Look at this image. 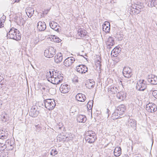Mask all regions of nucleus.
Here are the masks:
<instances>
[{
  "label": "nucleus",
  "instance_id": "obj_19",
  "mask_svg": "<svg viewBox=\"0 0 157 157\" xmlns=\"http://www.w3.org/2000/svg\"><path fill=\"white\" fill-rule=\"evenodd\" d=\"M63 59V56L61 53H57L55 56V61L56 63L61 62Z\"/></svg>",
  "mask_w": 157,
  "mask_h": 157
},
{
  "label": "nucleus",
  "instance_id": "obj_2",
  "mask_svg": "<svg viewBox=\"0 0 157 157\" xmlns=\"http://www.w3.org/2000/svg\"><path fill=\"white\" fill-rule=\"evenodd\" d=\"M44 102L46 108L49 110L53 109L56 106L55 100L53 99L44 100Z\"/></svg>",
  "mask_w": 157,
  "mask_h": 157
},
{
  "label": "nucleus",
  "instance_id": "obj_37",
  "mask_svg": "<svg viewBox=\"0 0 157 157\" xmlns=\"http://www.w3.org/2000/svg\"><path fill=\"white\" fill-rule=\"evenodd\" d=\"M131 12H130L131 14H138L140 12V10H137V9H131Z\"/></svg>",
  "mask_w": 157,
  "mask_h": 157
},
{
  "label": "nucleus",
  "instance_id": "obj_46",
  "mask_svg": "<svg viewBox=\"0 0 157 157\" xmlns=\"http://www.w3.org/2000/svg\"><path fill=\"white\" fill-rule=\"evenodd\" d=\"M28 9H29V10L28 11L29 12L31 13V12H32L33 13H34V10H33V9L29 7Z\"/></svg>",
  "mask_w": 157,
  "mask_h": 157
},
{
  "label": "nucleus",
  "instance_id": "obj_13",
  "mask_svg": "<svg viewBox=\"0 0 157 157\" xmlns=\"http://www.w3.org/2000/svg\"><path fill=\"white\" fill-rule=\"evenodd\" d=\"M102 29L106 33H109L110 30V23L108 21H105L102 25Z\"/></svg>",
  "mask_w": 157,
  "mask_h": 157
},
{
  "label": "nucleus",
  "instance_id": "obj_38",
  "mask_svg": "<svg viewBox=\"0 0 157 157\" xmlns=\"http://www.w3.org/2000/svg\"><path fill=\"white\" fill-rule=\"evenodd\" d=\"M6 147V145L3 143H0V151L4 150Z\"/></svg>",
  "mask_w": 157,
  "mask_h": 157
},
{
  "label": "nucleus",
  "instance_id": "obj_33",
  "mask_svg": "<svg viewBox=\"0 0 157 157\" xmlns=\"http://www.w3.org/2000/svg\"><path fill=\"white\" fill-rule=\"evenodd\" d=\"M52 40L54 42L56 43H59L61 41V40L59 37L55 35L53 36Z\"/></svg>",
  "mask_w": 157,
  "mask_h": 157
},
{
  "label": "nucleus",
  "instance_id": "obj_42",
  "mask_svg": "<svg viewBox=\"0 0 157 157\" xmlns=\"http://www.w3.org/2000/svg\"><path fill=\"white\" fill-rule=\"evenodd\" d=\"M52 73H54L53 75L52 76V77H56V78H57V77H58V73L56 72L55 71H53L52 72Z\"/></svg>",
  "mask_w": 157,
  "mask_h": 157
},
{
  "label": "nucleus",
  "instance_id": "obj_26",
  "mask_svg": "<svg viewBox=\"0 0 157 157\" xmlns=\"http://www.w3.org/2000/svg\"><path fill=\"white\" fill-rule=\"evenodd\" d=\"M121 115L119 114V113L115 110V112L112 114L111 118L112 119L114 120L119 118H121Z\"/></svg>",
  "mask_w": 157,
  "mask_h": 157
},
{
  "label": "nucleus",
  "instance_id": "obj_18",
  "mask_svg": "<svg viewBox=\"0 0 157 157\" xmlns=\"http://www.w3.org/2000/svg\"><path fill=\"white\" fill-rule=\"evenodd\" d=\"M77 119L78 122L84 123L86 121V116L83 115L79 114L77 115Z\"/></svg>",
  "mask_w": 157,
  "mask_h": 157
},
{
  "label": "nucleus",
  "instance_id": "obj_43",
  "mask_svg": "<svg viewBox=\"0 0 157 157\" xmlns=\"http://www.w3.org/2000/svg\"><path fill=\"white\" fill-rule=\"evenodd\" d=\"M152 94L153 96L156 98V96H157V90H155L153 91L152 92Z\"/></svg>",
  "mask_w": 157,
  "mask_h": 157
},
{
  "label": "nucleus",
  "instance_id": "obj_30",
  "mask_svg": "<svg viewBox=\"0 0 157 157\" xmlns=\"http://www.w3.org/2000/svg\"><path fill=\"white\" fill-rule=\"evenodd\" d=\"M86 33L85 30L80 29L78 30L77 34L81 37H83L86 35Z\"/></svg>",
  "mask_w": 157,
  "mask_h": 157
},
{
  "label": "nucleus",
  "instance_id": "obj_56",
  "mask_svg": "<svg viewBox=\"0 0 157 157\" xmlns=\"http://www.w3.org/2000/svg\"><path fill=\"white\" fill-rule=\"evenodd\" d=\"M122 81L121 80L120 81V82H119V83L120 84L121 83V85H122V86H123V84H122Z\"/></svg>",
  "mask_w": 157,
  "mask_h": 157
},
{
  "label": "nucleus",
  "instance_id": "obj_8",
  "mask_svg": "<svg viewBox=\"0 0 157 157\" xmlns=\"http://www.w3.org/2000/svg\"><path fill=\"white\" fill-rule=\"evenodd\" d=\"M70 89V86L67 84H61L59 88L61 92L63 94L68 93Z\"/></svg>",
  "mask_w": 157,
  "mask_h": 157
},
{
  "label": "nucleus",
  "instance_id": "obj_17",
  "mask_svg": "<svg viewBox=\"0 0 157 157\" xmlns=\"http://www.w3.org/2000/svg\"><path fill=\"white\" fill-rule=\"evenodd\" d=\"M106 44L107 46V48L109 49L111 48V47L113 46L114 44L113 38L112 37L109 36Z\"/></svg>",
  "mask_w": 157,
  "mask_h": 157
},
{
  "label": "nucleus",
  "instance_id": "obj_5",
  "mask_svg": "<svg viewBox=\"0 0 157 157\" xmlns=\"http://www.w3.org/2000/svg\"><path fill=\"white\" fill-rule=\"evenodd\" d=\"M146 110L149 112H154L157 110L156 105L152 103H149L146 105Z\"/></svg>",
  "mask_w": 157,
  "mask_h": 157
},
{
  "label": "nucleus",
  "instance_id": "obj_39",
  "mask_svg": "<svg viewBox=\"0 0 157 157\" xmlns=\"http://www.w3.org/2000/svg\"><path fill=\"white\" fill-rule=\"evenodd\" d=\"M29 10V9H27L26 11V12L28 17H29L30 18L33 14V13L32 12H31V13L29 12L28 11Z\"/></svg>",
  "mask_w": 157,
  "mask_h": 157
},
{
  "label": "nucleus",
  "instance_id": "obj_21",
  "mask_svg": "<svg viewBox=\"0 0 157 157\" xmlns=\"http://www.w3.org/2000/svg\"><path fill=\"white\" fill-rule=\"evenodd\" d=\"M96 139V135H95L94 136H92L89 137L88 136H86L85 137V140L90 143H94Z\"/></svg>",
  "mask_w": 157,
  "mask_h": 157
},
{
  "label": "nucleus",
  "instance_id": "obj_50",
  "mask_svg": "<svg viewBox=\"0 0 157 157\" xmlns=\"http://www.w3.org/2000/svg\"><path fill=\"white\" fill-rule=\"evenodd\" d=\"M110 112L109 110L108 109H106V113L107 114H108V116H109V112Z\"/></svg>",
  "mask_w": 157,
  "mask_h": 157
},
{
  "label": "nucleus",
  "instance_id": "obj_34",
  "mask_svg": "<svg viewBox=\"0 0 157 157\" xmlns=\"http://www.w3.org/2000/svg\"><path fill=\"white\" fill-rule=\"evenodd\" d=\"M6 19V17H4L3 18H2L0 19V28H1L4 26V19Z\"/></svg>",
  "mask_w": 157,
  "mask_h": 157
},
{
  "label": "nucleus",
  "instance_id": "obj_16",
  "mask_svg": "<svg viewBox=\"0 0 157 157\" xmlns=\"http://www.w3.org/2000/svg\"><path fill=\"white\" fill-rule=\"evenodd\" d=\"M75 98L78 101L81 102L84 101L86 99L85 95L80 93L76 95Z\"/></svg>",
  "mask_w": 157,
  "mask_h": 157
},
{
  "label": "nucleus",
  "instance_id": "obj_15",
  "mask_svg": "<svg viewBox=\"0 0 157 157\" xmlns=\"http://www.w3.org/2000/svg\"><path fill=\"white\" fill-rule=\"evenodd\" d=\"M37 28L40 31H44L46 29V26L44 22L40 21L37 23Z\"/></svg>",
  "mask_w": 157,
  "mask_h": 157
},
{
  "label": "nucleus",
  "instance_id": "obj_52",
  "mask_svg": "<svg viewBox=\"0 0 157 157\" xmlns=\"http://www.w3.org/2000/svg\"><path fill=\"white\" fill-rule=\"evenodd\" d=\"M20 0H13V2H14V3L15 2H18Z\"/></svg>",
  "mask_w": 157,
  "mask_h": 157
},
{
  "label": "nucleus",
  "instance_id": "obj_7",
  "mask_svg": "<svg viewBox=\"0 0 157 157\" xmlns=\"http://www.w3.org/2000/svg\"><path fill=\"white\" fill-rule=\"evenodd\" d=\"M76 70L77 72L83 74L85 73L87 71L88 69L86 66L83 65H80L76 67Z\"/></svg>",
  "mask_w": 157,
  "mask_h": 157
},
{
  "label": "nucleus",
  "instance_id": "obj_58",
  "mask_svg": "<svg viewBox=\"0 0 157 157\" xmlns=\"http://www.w3.org/2000/svg\"><path fill=\"white\" fill-rule=\"evenodd\" d=\"M53 152H52L51 153V155H53Z\"/></svg>",
  "mask_w": 157,
  "mask_h": 157
},
{
  "label": "nucleus",
  "instance_id": "obj_11",
  "mask_svg": "<svg viewBox=\"0 0 157 157\" xmlns=\"http://www.w3.org/2000/svg\"><path fill=\"white\" fill-rule=\"evenodd\" d=\"M75 61L73 57H69L66 59L64 62V64L66 67H69Z\"/></svg>",
  "mask_w": 157,
  "mask_h": 157
},
{
  "label": "nucleus",
  "instance_id": "obj_31",
  "mask_svg": "<svg viewBox=\"0 0 157 157\" xmlns=\"http://www.w3.org/2000/svg\"><path fill=\"white\" fill-rule=\"evenodd\" d=\"M157 4V0H149L148 6L150 7L155 6Z\"/></svg>",
  "mask_w": 157,
  "mask_h": 157
},
{
  "label": "nucleus",
  "instance_id": "obj_60",
  "mask_svg": "<svg viewBox=\"0 0 157 157\" xmlns=\"http://www.w3.org/2000/svg\"><path fill=\"white\" fill-rule=\"evenodd\" d=\"M0 84H1V85H2V83H0Z\"/></svg>",
  "mask_w": 157,
  "mask_h": 157
},
{
  "label": "nucleus",
  "instance_id": "obj_29",
  "mask_svg": "<svg viewBox=\"0 0 157 157\" xmlns=\"http://www.w3.org/2000/svg\"><path fill=\"white\" fill-rule=\"evenodd\" d=\"M95 85V82L93 81H89L86 84V86L89 89H91L94 87Z\"/></svg>",
  "mask_w": 157,
  "mask_h": 157
},
{
  "label": "nucleus",
  "instance_id": "obj_9",
  "mask_svg": "<svg viewBox=\"0 0 157 157\" xmlns=\"http://www.w3.org/2000/svg\"><path fill=\"white\" fill-rule=\"evenodd\" d=\"M122 73L124 76L127 78L130 77L132 75L131 69L128 67L124 68Z\"/></svg>",
  "mask_w": 157,
  "mask_h": 157
},
{
  "label": "nucleus",
  "instance_id": "obj_10",
  "mask_svg": "<svg viewBox=\"0 0 157 157\" xmlns=\"http://www.w3.org/2000/svg\"><path fill=\"white\" fill-rule=\"evenodd\" d=\"M147 81L151 84L156 85L157 84V77L152 75H149Z\"/></svg>",
  "mask_w": 157,
  "mask_h": 157
},
{
  "label": "nucleus",
  "instance_id": "obj_32",
  "mask_svg": "<svg viewBox=\"0 0 157 157\" xmlns=\"http://www.w3.org/2000/svg\"><path fill=\"white\" fill-rule=\"evenodd\" d=\"M86 136H88V137L90 136H94L96 135V134L95 132L92 131H89L86 132Z\"/></svg>",
  "mask_w": 157,
  "mask_h": 157
},
{
  "label": "nucleus",
  "instance_id": "obj_51",
  "mask_svg": "<svg viewBox=\"0 0 157 157\" xmlns=\"http://www.w3.org/2000/svg\"><path fill=\"white\" fill-rule=\"evenodd\" d=\"M100 63H101V62L99 60H98L97 61V63L98 64H99V66L100 67L99 68H100V67H101V64H100Z\"/></svg>",
  "mask_w": 157,
  "mask_h": 157
},
{
  "label": "nucleus",
  "instance_id": "obj_57",
  "mask_svg": "<svg viewBox=\"0 0 157 157\" xmlns=\"http://www.w3.org/2000/svg\"><path fill=\"white\" fill-rule=\"evenodd\" d=\"M42 90H45V88L44 87H42Z\"/></svg>",
  "mask_w": 157,
  "mask_h": 157
},
{
  "label": "nucleus",
  "instance_id": "obj_48",
  "mask_svg": "<svg viewBox=\"0 0 157 157\" xmlns=\"http://www.w3.org/2000/svg\"><path fill=\"white\" fill-rule=\"evenodd\" d=\"M73 81H75L77 82H78V78H74L73 79Z\"/></svg>",
  "mask_w": 157,
  "mask_h": 157
},
{
  "label": "nucleus",
  "instance_id": "obj_14",
  "mask_svg": "<svg viewBox=\"0 0 157 157\" xmlns=\"http://www.w3.org/2000/svg\"><path fill=\"white\" fill-rule=\"evenodd\" d=\"M116 110L119 113V115H121L126 110V108L124 105H121L118 106Z\"/></svg>",
  "mask_w": 157,
  "mask_h": 157
},
{
  "label": "nucleus",
  "instance_id": "obj_36",
  "mask_svg": "<svg viewBox=\"0 0 157 157\" xmlns=\"http://www.w3.org/2000/svg\"><path fill=\"white\" fill-rule=\"evenodd\" d=\"M8 135L7 131H6V133H5L3 134L0 135V139L2 140L6 139L8 137Z\"/></svg>",
  "mask_w": 157,
  "mask_h": 157
},
{
  "label": "nucleus",
  "instance_id": "obj_24",
  "mask_svg": "<svg viewBox=\"0 0 157 157\" xmlns=\"http://www.w3.org/2000/svg\"><path fill=\"white\" fill-rule=\"evenodd\" d=\"M119 48H114L112 51L111 54L114 57H117L118 56V52H120V51H121L119 50Z\"/></svg>",
  "mask_w": 157,
  "mask_h": 157
},
{
  "label": "nucleus",
  "instance_id": "obj_27",
  "mask_svg": "<svg viewBox=\"0 0 157 157\" xmlns=\"http://www.w3.org/2000/svg\"><path fill=\"white\" fill-rule=\"evenodd\" d=\"M118 89L114 86H111L108 89V91H111L113 94L116 93L118 92Z\"/></svg>",
  "mask_w": 157,
  "mask_h": 157
},
{
  "label": "nucleus",
  "instance_id": "obj_45",
  "mask_svg": "<svg viewBox=\"0 0 157 157\" xmlns=\"http://www.w3.org/2000/svg\"><path fill=\"white\" fill-rule=\"evenodd\" d=\"M57 78H59V79L62 81L63 78V77L60 74H59L58 73V77H57Z\"/></svg>",
  "mask_w": 157,
  "mask_h": 157
},
{
  "label": "nucleus",
  "instance_id": "obj_23",
  "mask_svg": "<svg viewBox=\"0 0 157 157\" xmlns=\"http://www.w3.org/2000/svg\"><path fill=\"white\" fill-rule=\"evenodd\" d=\"M128 124L134 128H136V122L135 120L133 119H130L128 121Z\"/></svg>",
  "mask_w": 157,
  "mask_h": 157
},
{
  "label": "nucleus",
  "instance_id": "obj_49",
  "mask_svg": "<svg viewBox=\"0 0 157 157\" xmlns=\"http://www.w3.org/2000/svg\"><path fill=\"white\" fill-rule=\"evenodd\" d=\"M5 133H6V132H5V131L2 130V131H0V135L3 134H5Z\"/></svg>",
  "mask_w": 157,
  "mask_h": 157
},
{
  "label": "nucleus",
  "instance_id": "obj_53",
  "mask_svg": "<svg viewBox=\"0 0 157 157\" xmlns=\"http://www.w3.org/2000/svg\"><path fill=\"white\" fill-rule=\"evenodd\" d=\"M74 108V107H72L71 109L70 110V112H71L72 113H74V111H72V110Z\"/></svg>",
  "mask_w": 157,
  "mask_h": 157
},
{
  "label": "nucleus",
  "instance_id": "obj_47",
  "mask_svg": "<svg viewBox=\"0 0 157 157\" xmlns=\"http://www.w3.org/2000/svg\"><path fill=\"white\" fill-rule=\"evenodd\" d=\"M132 7L133 9H137V4H135L132 5Z\"/></svg>",
  "mask_w": 157,
  "mask_h": 157
},
{
  "label": "nucleus",
  "instance_id": "obj_44",
  "mask_svg": "<svg viewBox=\"0 0 157 157\" xmlns=\"http://www.w3.org/2000/svg\"><path fill=\"white\" fill-rule=\"evenodd\" d=\"M40 40L38 38L36 37L35 38L34 40V43L35 44H36Z\"/></svg>",
  "mask_w": 157,
  "mask_h": 157
},
{
  "label": "nucleus",
  "instance_id": "obj_25",
  "mask_svg": "<svg viewBox=\"0 0 157 157\" xmlns=\"http://www.w3.org/2000/svg\"><path fill=\"white\" fill-rule=\"evenodd\" d=\"M51 81L50 82L52 84H59L61 83L62 81L59 79V78H56V77H53L51 79Z\"/></svg>",
  "mask_w": 157,
  "mask_h": 157
},
{
  "label": "nucleus",
  "instance_id": "obj_12",
  "mask_svg": "<svg viewBox=\"0 0 157 157\" xmlns=\"http://www.w3.org/2000/svg\"><path fill=\"white\" fill-rule=\"evenodd\" d=\"M49 25L52 29L57 32H59L60 26L56 22L52 21L50 22Z\"/></svg>",
  "mask_w": 157,
  "mask_h": 157
},
{
  "label": "nucleus",
  "instance_id": "obj_55",
  "mask_svg": "<svg viewBox=\"0 0 157 157\" xmlns=\"http://www.w3.org/2000/svg\"><path fill=\"white\" fill-rule=\"evenodd\" d=\"M78 56H83L84 58H85V57L83 56L82 55H81L80 53H78L77 54Z\"/></svg>",
  "mask_w": 157,
  "mask_h": 157
},
{
  "label": "nucleus",
  "instance_id": "obj_20",
  "mask_svg": "<svg viewBox=\"0 0 157 157\" xmlns=\"http://www.w3.org/2000/svg\"><path fill=\"white\" fill-rule=\"evenodd\" d=\"M121 153V149L120 147H116L114 151V155L115 156L118 157L120 155Z\"/></svg>",
  "mask_w": 157,
  "mask_h": 157
},
{
  "label": "nucleus",
  "instance_id": "obj_28",
  "mask_svg": "<svg viewBox=\"0 0 157 157\" xmlns=\"http://www.w3.org/2000/svg\"><path fill=\"white\" fill-rule=\"evenodd\" d=\"M52 72L53 71H49V72H48L46 73V77L48 81L50 82H51V78H52V76L54 74V73H52Z\"/></svg>",
  "mask_w": 157,
  "mask_h": 157
},
{
  "label": "nucleus",
  "instance_id": "obj_59",
  "mask_svg": "<svg viewBox=\"0 0 157 157\" xmlns=\"http://www.w3.org/2000/svg\"><path fill=\"white\" fill-rule=\"evenodd\" d=\"M156 98L157 99V96H156Z\"/></svg>",
  "mask_w": 157,
  "mask_h": 157
},
{
  "label": "nucleus",
  "instance_id": "obj_3",
  "mask_svg": "<svg viewBox=\"0 0 157 157\" xmlns=\"http://www.w3.org/2000/svg\"><path fill=\"white\" fill-rule=\"evenodd\" d=\"M56 49L52 47H50L46 49L44 52L45 56L47 58H51L53 57L56 54Z\"/></svg>",
  "mask_w": 157,
  "mask_h": 157
},
{
  "label": "nucleus",
  "instance_id": "obj_4",
  "mask_svg": "<svg viewBox=\"0 0 157 157\" xmlns=\"http://www.w3.org/2000/svg\"><path fill=\"white\" fill-rule=\"evenodd\" d=\"M146 82L144 80H140L136 85V88L138 90L144 91L147 87Z\"/></svg>",
  "mask_w": 157,
  "mask_h": 157
},
{
  "label": "nucleus",
  "instance_id": "obj_6",
  "mask_svg": "<svg viewBox=\"0 0 157 157\" xmlns=\"http://www.w3.org/2000/svg\"><path fill=\"white\" fill-rule=\"evenodd\" d=\"M37 106H32L29 112V115L32 117H36L39 113V112Z\"/></svg>",
  "mask_w": 157,
  "mask_h": 157
},
{
  "label": "nucleus",
  "instance_id": "obj_35",
  "mask_svg": "<svg viewBox=\"0 0 157 157\" xmlns=\"http://www.w3.org/2000/svg\"><path fill=\"white\" fill-rule=\"evenodd\" d=\"M93 101L92 100L89 101L87 103V108L89 109H92L93 105Z\"/></svg>",
  "mask_w": 157,
  "mask_h": 157
},
{
  "label": "nucleus",
  "instance_id": "obj_54",
  "mask_svg": "<svg viewBox=\"0 0 157 157\" xmlns=\"http://www.w3.org/2000/svg\"><path fill=\"white\" fill-rule=\"evenodd\" d=\"M53 152L54 153V155H55L57 153V152L56 150L54 151H53Z\"/></svg>",
  "mask_w": 157,
  "mask_h": 157
},
{
  "label": "nucleus",
  "instance_id": "obj_22",
  "mask_svg": "<svg viewBox=\"0 0 157 157\" xmlns=\"http://www.w3.org/2000/svg\"><path fill=\"white\" fill-rule=\"evenodd\" d=\"M117 97L119 99L123 100L126 98V95L124 92H118V93L117 94Z\"/></svg>",
  "mask_w": 157,
  "mask_h": 157
},
{
  "label": "nucleus",
  "instance_id": "obj_1",
  "mask_svg": "<svg viewBox=\"0 0 157 157\" xmlns=\"http://www.w3.org/2000/svg\"><path fill=\"white\" fill-rule=\"evenodd\" d=\"M8 38L13 39L17 41L21 39V36L19 31L17 29L12 28L7 34Z\"/></svg>",
  "mask_w": 157,
  "mask_h": 157
},
{
  "label": "nucleus",
  "instance_id": "obj_40",
  "mask_svg": "<svg viewBox=\"0 0 157 157\" xmlns=\"http://www.w3.org/2000/svg\"><path fill=\"white\" fill-rule=\"evenodd\" d=\"M35 127L36 128V130L37 131L39 132L41 130V127H40V125L39 124L36 125H35Z\"/></svg>",
  "mask_w": 157,
  "mask_h": 157
},
{
  "label": "nucleus",
  "instance_id": "obj_41",
  "mask_svg": "<svg viewBox=\"0 0 157 157\" xmlns=\"http://www.w3.org/2000/svg\"><path fill=\"white\" fill-rule=\"evenodd\" d=\"M143 6L141 5L137 4V10H140L143 8Z\"/></svg>",
  "mask_w": 157,
  "mask_h": 157
}]
</instances>
